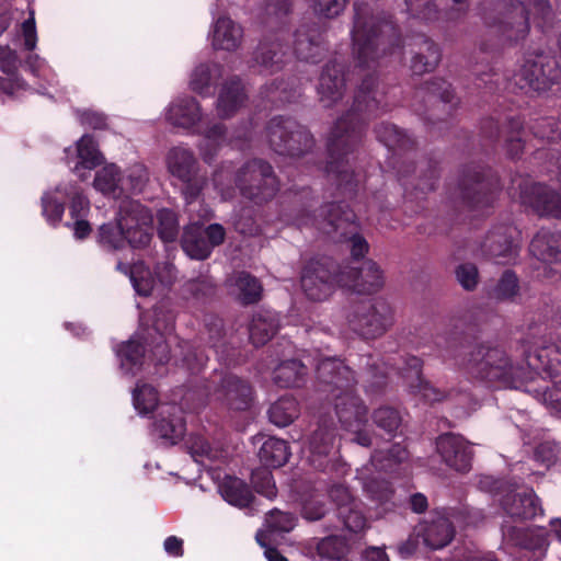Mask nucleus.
Segmentation results:
<instances>
[{
    "label": "nucleus",
    "mask_w": 561,
    "mask_h": 561,
    "mask_svg": "<svg viewBox=\"0 0 561 561\" xmlns=\"http://www.w3.org/2000/svg\"><path fill=\"white\" fill-rule=\"evenodd\" d=\"M319 378L324 382L333 383L336 390L335 394V412L345 430L355 434V440L362 446H369L371 438L364 432L362 427L367 423V408L362 400L356 397L351 389L353 381V373L335 358H323L317 364Z\"/></svg>",
    "instance_id": "1"
},
{
    "label": "nucleus",
    "mask_w": 561,
    "mask_h": 561,
    "mask_svg": "<svg viewBox=\"0 0 561 561\" xmlns=\"http://www.w3.org/2000/svg\"><path fill=\"white\" fill-rule=\"evenodd\" d=\"M351 35L353 56L356 67L360 70L371 68L382 55H392L399 49V46L392 43L394 36L392 24L375 15L367 7L355 4Z\"/></svg>",
    "instance_id": "2"
},
{
    "label": "nucleus",
    "mask_w": 561,
    "mask_h": 561,
    "mask_svg": "<svg viewBox=\"0 0 561 561\" xmlns=\"http://www.w3.org/2000/svg\"><path fill=\"white\" fill-rule=\"evenodd\" d=\"M133 402L140 415H147L157 409L153 432L162 445H174L183 437L185 426L181 408L171 403L158 405V393L153 387L138 385L133 392Z\"/></svg>",
    "instance_id": "3"
},
{
    "label": "nucleus",
    "mask_w": 561,
    "mask_h": 561,
    "mask_svg": "<svg viewBox=\"0 0 561 561\" xmlns=\"http://www.w3.org/2000/svg\"><path fill=\"white\" fill-rule=\"evenodd\" d=\"M505 2L510 8L499 22L497 33L508 44H516L527 37L530 18L542 26L551 13L549 3L543 0H529L527 3L517 0Z\"/></svg>",
    "instance_id": "4"
},
{
    "label": "nucleus",
    "mask_w": 561,
    "mask_h": 561,
    "mask_svg": "<svg viewBox=\"0 0 561 561\" xmlns=\"http://www.w3.org/2000/svg\"><path fill=\"white\" fill-rule=\"evenodd\" d=\"M514 84L526 93L549 90L560 79V69L554 57L543 50L525 54L513 75Z\"/></svg>",
    "instance_id": "5"
},
{
    "label": "nucleus",
    "mask_w": 561,
    "mask_h": 561,
    "mask_svg": "<svg viewBox=\"0 0 561 561\" xmlns=\"http://www.w3.org/2000/svg\"><path fill=\"white\" fill-rule=\"evenodd\" d=\"M407 458L404 447L399 444L392 445L387 453L379 450L371 457L369 463L357 470V479L362 482L364 491L374 500L386 502L390 499L391 489L383 479L381 471L392 470L397 463Z\"/></svg>",
    "instance_id": "6"
},
{
    "label": "nucleus",
    "mask_w": 561,
    "mask_h": 561,
    "mask_svg": "<svg viewBox=\"0 0 561 561\" xmlns=\"http://www.w3.org/2000/svg\"><path fill=\"white\" fill-rule=\"evenodd\" d=\"M195 211L196 205L194 203L193 211L188 210L192 222L184 228L181 245L188 257L193 260H205L210 255L215 247L224 242L226 231L224 227L218 224H213L203 229L195 220L196 218L203 220L209 219L211 217L210 208L202 207L196 217L193 215Z\"/></svg>",
    "instance_id": "7"
},
{
    "label": "nucleus",
    "mask_w": 561,
    "mask_h": 561,
    "mask_svg": "<svg viewBox=\"0 0 561 561\" xmlns=\"http://www.w3.org/2000/svg\"><path fill=\"white\" fill-rule=\"evenodd\" d=\"M527 365L553 380V387L542 393L545 404L561 415V341L538 347L528 354Z\"/></svg>",
    "instance_id": "8"
},
{
    "label": "nucleus",
    "mask_w": 561,
    "mask_h": 561,
    "mask_svg": "<svg viewBox=\"0 0 561 561\" xmlns=\"http://www.w3.org/2000/svg\"><path fill=\"white\" fill-rule=\"evenodd\" d=\"M70 202L71 218L87 217L90 211V202L84 196L81 187L73 182L61 183L51 191L44 193L42 197L43 216L49 225H57L64 215L65 199Z\"/></svg>",
    "instance_id": "9"
},
{
    "label": "nucleus",
    "mask_w": 561,
    "mask_h": 561,
    "mask_svg": "<svg viewBox=\"0 0 561 561\" xmlns=\"http://www.w3.org/2000/svg\"><path fill=\"white\" fill-rule=\"evenodd\" d=\"M350 328L370 339L383 334L393 322L390 306L382 300H367L354 305L347 314Z\"/></svg>",
    "instance_id": "10"
},
{
    "label": "nucleus",
    "mask_w": 561,
    "mask_h": 561,
    "mask_svg": "<svg viewBox=\"0 0 561 561\" xmlns=\"http://www.w3.org/2000/svg\"><path fill=\"white\" fill-rule=\"evenodd\" d=\"M468 369L472 375L489 381L507 383L522 377L520 368L515 366L499 348L478 347L468 360Z\"/></svg>",
    "instance_id": "11"
},
{
    "label": "nucleus",
    "mask_w": 561,
    "mask_h": 561,
    "mask_svg": "<svg viewBox=\"0 0 561 561\" xmlns=\"http://www.w3.org/2000/svg\"><path fill=\"white\" fill-rule=\"evenodd\" d=\"M233 182L243 196L257 203L271 198L278 190L271 165L261 160L247 163L239 170Z\"/></svg>",
    "instance_id": "12"
},
{
    "label": "nucleus",
    "mask_w": 561,
    "mask_h": 561,
    "mask_svg": "<svg viewBox=\"0 0 561 561\" xmlns=\"http://www.w3.org/2000/svg\"><path fill=\"white\" fill-rule=\"evenodd\" d=\"M354 113L340 118L334 125L328 141V150L331 161L328 164V172L335 173L341 181L347 179L346 170L341 169L342 158L352 151L360 139V129Z\"/></svg>",
    "instance_id": "13"
},
{
    "label": "nucleus",
    "mask_w": 561,
    "mask_h": 561,
    "mask_svg": "<svg viewBox=\"0 0 561 561\" xmlns=\"http://www.w3.org/2000/svg\"><path fill=\"white\" fill-rule=\"evenodd\" d=\"M267 137L271 146L280 154L300 156L313 145L309 131L293 119H272Z\"/></svg>",
    "instance_id": "14"
},
{
    "label": "nucleus",
    "mask_w": 561,
    "mask_h": 561,
    "mask_svg": "<svg viewBox=\"0 0 561 561\" xmlns=\"http://www.w3.org/2000/svg\"><path fill=\"white\" fill-rule=\"evenodd\" d=\"M122 217V229L127 243L133 249H142L152 239L153 217L148 208L134 199H123L118 207Z\"/></svg>",
    "instance_id": "15"
},
{
    "label": "nucleus",
    "mask_w": 561,
    "mask_h": 561,
    "mask_svg": "<svg viewBox=\"0 0 561 561\" xmlns=\"http://www.w3.org/2000/svg\"><path fill=\"white\" fill-rule=\"evenodd\" d=\"M167 165L169 172L173 176L178 178L184 183H187V186L184 191V196L187 206H190V211H193V204L203 191H206L203 193L204 195H210L208 193V184H205L204 186H197L196 184L190 183L196 171V159L193 152L185 147L172 148L167 157Z\"/></svg>",
    "instance_id": "16"
},
{
    "label": "nucleus",
    "mask_w": 561,
    "mask_h": 561,
    "mask_svg": "<svg viewBox=\"0 0 561 561\" xmlns=\"http://www.w3.org/2000/svg\"><path fill=\"white\" fill-rule=\"evenodd\" d=\"M339 286L357 294H374L385 284L383 272L374 261L364 262L360 267H345L337 274Z\"/></svg>",
    "instance_id": "17"
},
{
    "label": "nucleus",
    "mask_w": 561,
    "mask_h": 561,
    "mask_svg": "<svg viewBox=\"0 0 561 561\" xmlns=\"http://www.w3.org/2000/svg\"><path fill=\"white\" fill-rule=\"evenodd\" d=\"M103 154L90 135H83L73 147L65 149V161L71 172L87 180L90 171L103 162Z\"/></svg>",
    "instance_id": "18"
},
{
    "label": "nucleus",
    "mask_w": 561,
    "mask_h": 561,
    "mask_svg": "<svg viewBox=\"0 0 561 561\" xmlns=\"http://www.w3.org/2000/svg\"><path fill=\"white\" fill-rule=\"evenodd\" d=\"M339 285L337 277L333 278L331 271L316 261L307 264L301 275V287L307 297L320 301L327 299Z\"/></svg>",
    "instance_id": "19"
},
{
    "label": "nucleus",
    "mask_w": 561,
    "mask_h": 561,
    "mask_svg": "<svg viewBox=\"0 0 561 561\" xmlns=\"http://www.w3.org/2000/svg\"><path fill=\"white\" fill-rule=\"evenodd\" d=\"M436 449L449 468L459 472H466L471 468L472 453L469 444L461 436L454 434L439 436Z\"/></svg>",
    "instance_id": "20"
},
{
    "label": "nucleus",
    "mask_w": 561,
    "mask_h": 561,
    "mask_svg": "<svg viewBox=\"0 0 561 561\" xmlns=\"http://www.w3.org/2000/svg\"><path fill=\"white\" fill-rule=\"evenodd\" d=\"M417 536L431 549H442L447 546L454 537V526L445 512H436L428 519L420 524Z\"/></svg>",
    "instance_id": "21"
},
{
    "label": "nucleus",
    "mask_w": 561,
    "mask_h": 561,
    "mask_svg": "<svg viewBox=\"0 0 561 561\" xmlns=\"http://www.w3.org/2000/svg\"><path fill=\"white\" fill-rule=\"evenodd\" d=\"M209 41L214 49L234 51L242 44L243 28L229 16H218L211 24Z\"/></svg>",
    "instance_id": "22"
},
{
    "label": "nucleus",
    "mask_w": 561,
    "mask_h": 561,
    "mask_svg": "<svg viewBox=\"0 0 561 561\" xmlns=\"http://www.w3.org/2000/svg\"><path fill=\"white\" fill-rule=\"evenodd\" d=\"M520 199L539 215L561 218V195L541 184H531L526 187L520 194Z\"/></svg>",
    "instance_id": "23"
},
{
    "label": "nucleus",
    "mask_w": 561,
    "mask_h": 561,
    "mask_svg": "<svg viewBox=\"0 0 561 561\" xmlns=\"http://www.w3.org/2000/svg\"><path fill=\"white\" fill-rule=\"evenodd\" d=\"M210 400L225 403L232 410H245L251 400V389L236 376H227L221 386L209 393Z\"/></svg>",
    "instance_id": "24"
},
{
    "label": "nucleus",
    "mask_w": 561,
    "mask_h": 561,
    "mask_svg": "<svg viewBox=\"0 0 561 561\" xmlns=\"http://www.w3.org/2000/svg\"><path fill=\"white\" fill-rule=\"evenodd\" d=\"M164 117L172 126L188 129L202 119V110L194 98H178L165 108Z\"/></svg>",
    "instance_id": "25"
},
{
    "label": "nucleus",
    "mask_w": 561,
    "mask_h": 561,
    "mask_svg": "<svg viewBox=\"0 0 561 561\" xmlns=\"http://www.w3.org/2000/svg\"><path fill=\"white\" fill-rule=\"evenodd\" d=\"M154 321L147 335L151 339V352L158 363L162 364L169 359V350L167 336L173 331L174 317L171 312L156 309L153 311Z\"/></svg>",
    "instance_id": "26"
},
{
    "label": "nucleus",
    "mask_w": 561,
    "mask_h": 561,
    "mask_svg": "<svg viewBox=\"0 0 561 561\" xmlns=\"http://www.w3.org/2000/svg\"><path fill=\"white\" fill-rule=\"evenodd\" d=\"M335 448V435L331 428L321 427L309 439L305 453H308L309 461L319 469H325L327 458Z\"/></svg>",
    "instance_id": "27"
},
{
    "label": "nucleus",
    "mask_w": 561,
    "mask_h": 561,
    "mask_svg": "<svg viewBox=\"0 0 561 561\" xmlns=\"http://www.w3.org/2000/svg\"><path fill=\"white\" fill-rule=\"evenodd\" d=\"M502 504L504 511L512 518L528 519L541 513L539 501L531 490L508 494Z\"/></svg>",
    "instance_id": "28"
},
{
    "label": "nucleus",
    "mask_w": 561,
    "mask_h": 561,
    "mask_svg": "<svg viewBox=\"0 0 561 561\" xmlns=\"http://www.w3.org/2000/svg\"><path fill=\"white\" fill-rule=\"evenodd\" d=\"M288 58L289 54L284 49L283 44L275 39L260 43L254 61L261 68V71L272 73L282 69Z\"/></svg>",
    "instance_id": "29"
},
{
    "label": "nucleus",
    "mask_w": 561,
    "mask_h": 561,
    "mask_svg": "<svg viewBox=\"0 0 561 561\" xmlns=\"http://www.w3.org/2000/svg\"><path fill=\"white\" fill-rule=\"evenodd\" d=\"M529 251L541 262H558L561 260V233L540 230L533 238Z\"/></svg>",
    "instance_id": "30"
},
{
    "label": "nucleus",
    "mask_w": 561,
    "mask_h": 561,
    "mask_svg": "<svg viewBox=\"0 0 561 561\" xmlns=\"http://www.w3.org/2000/svg\"><path fill=\"white\" fill-rule=\"evenodd\" d=\"M341 73L342 69L336 64L328 65L321 73L318 93L325 106L335 103L343 95L344 78Z\"/></svg>",
    "instance_id": "31"
},
{
    "label": "nucleus",
    "mask_w": 561,
    "mask_h": 561,
    "mask_svg": "<svg viewBox=\"0 0 561 561\" xmlns=\"http://www.w3.org/2000/svg\"><path fill=\"white\" fill-rule=\"evenodd\" d=\"M321 215H327L328 218L316 220L313 224L327 234L337 232L341 230V238H346L345 229L350 228V232L355 229L353 224L354 215L352 211H345L341 205L331 204L322 208Z\"/></svg>",
    "instance_id": "32"
},
{
    "label": "nucleus",
    "mask_w": 561,
    "mask_h": 561,
    "mask_svg": "<svg viewBox=\"0 0 561 561\" xmlns=\"http://www.w3.org/2000/svg\"><path fill=\"white\" fill-rule=\"evenodd\" d=\"M503 537L515 545L523 546L527 549L543 552L548 546L546 531L541 528L524 531L517 526H513L510 522H505L502 526Z\"/></svg>",
    "instance_id": "33"
},
{
    "label": "nucleus",
    "mask_w": 561,
    "mask_h": 561,
    "mask_svg": "<svg viewBox=\"0 0 561 561\" xmlns=\"http://www.w3.org/2000/svg\"><path fill=\"white\" fill-rule=\"evenodd\" d=\"M279 328L278 316L270 310L256 312L250 324V340L255 346L268 342Z\"/></svg>",
    "instance_id": "34"
},
{
    "label": "nucleus",
    "mask_w": 561,
    "mask_h": 561,
    "mask_svg": "<svg viewBox=\"0 0 561 561\" xmlns=\"http://www.w3.org/2000/svg\"><path fill=\"white\" fill-rule=\"evenodd\" d=\"M408 368L403 378L412 391L420 393L426 401L435 402L443 398L439 390L434 388L421 376L422 362L417 357H410L407 362Z\"/></svg>",
    "instance_id": "35"
},
{
    "label": "nucleus",
    "mask_w": 561,
    "mask_h": 561,
    "mask_svg": "<svg viewBox=\"0 0 561 561\" xmlns=\"http://www.w3.org/2000/svg\"><path fill=\"white\" fill-rule=\"evenodd\" d=\"M188 453L196 462L206 463L225 457L226 451L219 443H210L204 434H192L186 440Z\"/></svg>",
    "instance_id": "36"
},
{
    "label": "nucleus",
    "mask_w": 561,
    "mask_h": 561,
    "mask_svg": "<svg viewBox=\"0 0 561 561\" xmlns=\"http://www.w3.org/2000/svg\"><path fill=\"white\" fill-rule=\"evenodd\" d=\"M122 181L121 169L114 163H108L95 173L93 187L103 195L118 198L123 196Z\"/></svg>",
    "instance_id": "37"
},
{
    "label": "nucleus",
    "mask_w": 561,
    "mask_h": 561,
    "mask_svg": "<svg viewBox=\"0 0 561 561\" xmlns=\"http://www.w3.org/2000/svg\"><path fill=\"white\" fill-rule=\"evenodd\" d=\"M230 293L243 304H253L261 298L262 286L248 273L240 272L228 279Z\"/></svg>",
    "instance_id": "38"
},
{
    "label": "nucleus",
    "mask_w": 561,
    "mask_h": 561,
    "mask_svg": "<svg viewBox=\"0 0 561 561\" xmlns=\"http://www.w3.org/2000/svg\"><path fill=\"white\" fill-rule=\"evenodd\" d=\"M323 50L321 35L316 30L304 27L297 31L295 35V53L298 58L316 62Z\"/></svg>",
    "instance_id": "39"
},
{
    "label": "nucleus",
    "mask_w": 561,
    "mask_h": 561,
    "mask_svg": "<svg viewBox=\"0 0 561 561\" xmlns=\"http://www.w3.org/2000/svg\"><path fill=\"white\" fill-rule=\"evenodd\" d=\"M331 497L340 505V516L343 518L344 526L351 531L357 533L365 528L366 519L363 514L348 506L351 495L344 486H337L331 491Z\"/></svg>",
    "instance_id": "40"
},
{
    "label": "nucleus",
    "mask_w": 561,
    "mask_h": 561,
    "mask_svg": "<svg viewBox=\"0 0 561 561\" xmlns=\"http://www.w3.org/2000/svg\"><path fill=\"white\" fill-rule=\"evenodd\" d=\"M296 526V517L289 513H283L273 510L265 519L264 529L256 534V541L261 547H265V539L280 533H289Z\"/></svg>",
    "instance_id": "41"
},
{
    "label": "nucleus",
    "mask_w": 561,
    "mask_h": 561,
    "mask_svg": "<svg viewBox=\"0 0 561 561\" xmlns=\"http://www.w3.org/2000/svg\"><path fill=\"white\" fill-rule=\"evenodd\" d=\"M222 499L237 507L247 506L253 499L248 485L239 478L227 476L218 485Z\"/></svg>",
    "instance_id": "42"
},
{
    "label": "nucleus",
    "mask_w": 561,
    "mask_h": 561,
    "mask_svg": "<svg viewBox=\"0 0 561 561\" xmlns=\"http://www.w3.org/2000/svg\"><path fill=\"white\" fill-rule=\"evenodd\" d=\"M244 93L239 80L227 82L220 91L217 102V113L220 117H229L244 102Z\"/></svg>",
    "instance_id": "43"
},
{
    "label": "nucleus",
    "mask_w": 561,
    "mask_h": 561,
    "mask_svg": "<svg viewBox=\"0 0 561 561\" xmlns=\"http://www.w3.org/2000/svg\"><path fill=\"white\" fill-rule=\"evenodd\" d=\"M260 461L267 468H278L289 458L287 443L276 437L265 439L259 451Z\"/></svg>",
    "instance_id": "44"
},
{
    "label": "nucleus",
    "mask_w": 561,
    "mask_h": 561,
    "mask_svg": "<svg viewBox=\"0 0 561 561\" xmlns=\"http://www.w3.org/2000/svg\"><path fill=\"white\" fill-rule=\"evenodd\" d=\"M117 270L129 274V279L138 295L148 296L158 286L156 276L142 262L135 263L130 268L118 263Z\"/></svg>",
    "instance_id": "45"
},
{
    "label": "nucleus",
    "mask_w": 561,
    "mask_h": 561,
    "mask_svg": "<svg viewBox=\"0 0 561 561\" xmlns=\"http://www.w3.org/2000/svg\"><path fill=\"white\" fill-rule=\"evenodd\" d=\"M96 238L98 243L106 250H119L128 245L126 234L122 229L119 211H117L115 221L100 226Z\"/></svg>",
    "instance_id": "46"
},
{
    "label": "nucleus",
    "mask_w": 561,
    "mask_h": 561,
    "mask_svg": "<svg viewBox=\"0 0 561 561\" xmlns=\"http://www.w3.org/2000/svg\"><path fill=\"white\" fill-rule=\"evenodd\" d=\"M220 76L221 67L218 64H201L191 73L190 88L198 94H205Z\"/></svg>",
    "instance_id": "47"
},
{
    "label": "nucleus",
    "mask_w": 561,
    "mask_h": 561,
    "mask_svg": "<svg viewBox=\"0 0 561 561\" xmlns=\"http://www.w3.org/2000/svg\"><path fill=\"white\" fill-rule=\"evenodd\" d=\"M305 375V364L293 359L280 363L274 369L273 379L280 387H293L298 386Z\"/></svg>",
    "instance_id": "48"
},
{
    "label": "nucleus",
    "mask_w": 561,
    "mask_h": 561,
    "mask_svg": "<svg viewBox=\"0 0 561 561\" xmlns=\"http://www.w3.org/2000/svg\"><path fill=\"white\" fill-rule=\"evenodd\" d=\"M440 59L437 45L424 39L417 53L411 62V69L415 75H422L433 70Z\"/></svg>",
    "instance_id": "49"
},
{
    "label": "nucleus",
    "mask_w": 561,
    "mask_h": 561,
    "mask_svg": "<svg viewBox=\"0 0 561 561\" xmlns=\"http://www.w3.org/2000/svg\"><path fill=\"white\" fill-rule=\"evenodd\" d=\"M299 414L298 403L294 398L284 397L277 400L268 410L272 423L277 426L289 425Z\"/></svg>",
    "instance_id": "50"
},
{
    "label": "nucleus",
    "mask_w": 561,
    "mask_h": 561,
    "mask_svg": "<svg viewBox=\"0 0 561 561\" xmlns=\"http://www.w3.org/2000/svg\"><path fill=\"white\" fill-rule=\"evenodd\" d=\"M144 352V346L136 339H131L130 341L124 343L117 350V356L119 357L121 366L126 374L134 375L137 371L141 364Z\"/></svg>",
    "instance_id": "51"
},
{
    "label": "nucleus",
    "mask_w": 561,
    "mask_h": 561,
    "mask_svg": "<svg viewBox=\"0 0 561 561\" xmlns=\"http://www.w3.org/2000/svg\"><path fill=\"white\" fill-rule=\"evenodd\" d=\"M148 181V171L145 165L136 163L123 173V195L140 193Z\"/></svg>",
    "instance_id": "52"
},
{
    "label": "nucleus",
    "mask_w": 561,
    "mask_h": 561,
    "mask_svg": "<svg viewBox=\"0 0 561 561\" xmlns=\"http://www.w3.org/2000/svg\"><path fill=\"white\" fill-rule=\"evenodd\" d=\"M317 551L322 559L339 560L345 556L347 545L343 538L330 536L318 543Z\"/></svg>",
    "instance_id": "53"
},
{
    "label": "nucleus",
    "mask_w": 561,
    "mask_h": 561,
    "mask_svg": "<svg viewBox=\"0 0 561 561\" xmlns=\"http://www.w3.org/2000/svg\"><path fill=\"white\" fill-rule=\"evenodd\" d=\"M488 242L490 254L497 263H507L517 254V245L512 241H508L506 238L501 241L495 234H493Z\"/></svg>",
    "instance_id": "54"
},
{
    "label": "nucleus",
    "mask_w": 561,
    "mask_h": 561,
    "mask_svg": "<svg viewBox=\"0 0 561 561\" xmlns=\"http://www.w3.org/2000/svg\"><path fill=\"white\" fill-rule=\"evenodd\" d=\"M224 134L225 130L221 125H215L205 133L204 139L199 145L204 160L208 161L214 157L224 141Z\"/></svg>",
    "instance_id": "55"
},
{
    "label": "nucleus",
    "mask_w": 561,
    "mask_h": 561,
    "mask_svg": "<svg viewBox=\"0 0 561 561\" xmlns=\"http://www.w3.org/2000/svg\"><path fill=\"white\" fill-rule=\"evenodd\" d=\"M158 232L160 238L170 242L175 240L179 232V222L176 215L169 209H162L158 213Z\"/></svg>",
    "instance_id": "56"
},
{
    "label": "nucleus",
    "mask_w": 561,
    "mask_h": 561,
    "mask_svg": "<svg viewBox=\"0 0 561 561\" xmlns=\"http://www.w3.org/2000/svg\"><path fill=\"white\" fill-rule=\"evenodd\" d=\"M348 0H309L316 15L325 19L339 16L346 8Z\"/></svg>",
    "instance_id": "57"
},
{
    "label": "nucleus",
    "mask_w": 561,
    "mask_h": 561,
    "mask_svg": "<svg viewBox=\"0 0 561 561\" xmlns=\"http://www.w3.org/2000/svg\"><path fill=\"white\" fill-rule=\"evenodd\" d=\"M375 424L387 432L389 435H392L399 427L401 423V417L399 413L392 408L385 407L376 410L373 415Z\"/></svg>",
    "instance_id": "58"
},
{
    "label": "nucleus",
    "mask_w": 561,
    "mask_h": 561,
    "mask_svg": "<svg viewBox=\"0 0 561 561\" xmlns=\"http://www.w3.org/2000/svg\"><path fill=\"white\" fill-rule=\"evenodd\" d=\"M252 483L257 493L267 499H274L277 494L272 473L266 469H260L252 473Z\"/></svg>",
    "instance_id": "59"
},
{
    "label": "nucleus",
    "mask_w": 561,
    "mask_h": 561,
    "mask_svg": "<svg viewBox=\"0 0 561 561\" xmlns=\"http://www.w3.org/2000/svg\"><path fill=\"white\" fill-rule=\"evenodd\" d=\"M232 172L230 167L221 169L214 174L213 188L220 194L221 199L227 201L234 195L236 188L231 186Z\"/></svg>",
    "instance_id": "60"
},
{
    "label": "nucleus",
    "mask_w": 561,
    "mask_h": 561,
    "mask_svg": "<svg viewBox=\"0 0 561 561\" xmlns=\"http://www.w3.org/2000/svg\"><path fill=\"white\" fill-rule=\"evenodd\" d=\"M377 136L389 148L403 147L405 145V135L394 125H382L377 130Z\"/></svg>",
    "instance_id": "61"
},
{
    "label": "nucleus",
    "mask_w": 561,
    "mask_h": 561,
    "mask_svg": "<svg viewBox=\"0 0 561 561\" xmlns=\"http://www.w3.org/2000/svg\"><path fill=\"white\" fill-rule=\"evenodd\" d=\"M518 290V282L515 274L511 272H506L503 274L500 279L495 293L499 298L506 299L512 298L517 294Z\"/></svg>",
    "instance_id": "62"
},
{
    "label": "nucleus",
    "mask_w": 561,
    "mask_h": 561,
    "mask_svg": "<svg viewBox=\"0 0 561 561\" xmlns=\"http://www.w3.org/2000/svg\"><path fill=\"white\" fill-rule=\"evenodd\" d=\"M408 10L411 14L424 20L435 19V5L425 0H405Z\"/></svg>",
    "instance_id": "63"
},
{
    "label": "nucleus",
    "mask_w": 561,
    "mask_h": 561,
    "mask_svg": "<svg viewBox=\"0 0 561 561\" xmlns=\"http://www.w3.org/2000/svg\"><path fill=\"white\" fill-rule=\"evenodd\" d=\"M457 279L465 289H473L478 282V271L472 264H462L456 271Z\"/></svg>",
    "instance_id": "64"
}]
</instances>
